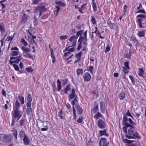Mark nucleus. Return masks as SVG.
I'll list each match as a JSON object with an SVG mask.
<instances>
[{
    "label": "nucleus",
    "mask_w": 146,
    "mask_h": 146,
    "mask_svg": "<svg viewBox=\"0 0 146 146\" xmlns=\"http://www.w3.org/2000/svg\"><path fill=\"white\" fill-rule=\"evenodd\" d=\"M130 126H127L125 125L122 128L123 131L127 134L125 135L126 138L128 139H141V136L139 135V133L136 131L134 132L133 130L134 125H136V124L133 121L131 118H129L128 119Z\"/></svg>",
    "instance_id": "obj_1"
},
{
    "label": "nucleus",
    "mask_w": 146,
    "mask_h": 146,
    "mask_svg": "<svg viewBox=\"0 0 146 146\" xmlns=\"http://www.w3.org/2000/svg\"><path fill=\"white\" fill-rule=\"evenodd\" d=\"M46 10L44 4L43 3H41L35 7L33 12L34 13L39 12V16L40 17L42 15V12L46 11Z\"/></svg>",
    "instance_id": "obj_2"
},
{
    "label": "nucleus",
    "mask_w": 146,
    "mask_h": 146,
    "mask_svg": "<svg viewBox=\"0 0 146 146\" xmlns=\"http://www.w3.org/2000/svg\"><path fill=\"white\" fill-rule=\"evenodd\" d=\"M12 139V137L9 135L0 134V141L5 142H10Z\"/></svg>",
    "instance_id": "obj_3"
},
{
    "label": "nucleus",
    "mask_w": 146,
    "mask_h": 146,
    "mask_svg": "<svg viewBox=\"0 0 146 146\" xmlns=\"http://www.w3.org/2000/svg\"><path fill=\"white\" fill-rule=\"evenodd\" d=\"M137 24L140 28H144L145 26H143L146 23V20H143L141 19H138L136 20Z\"/></svg>",
    "instance_id": "obj_4"
},
{
    "label": "nucleus",
    "mask_w": 146,
    "mask_h": 146,
    "mask_svg": "<svg viewBox=\"0 0 146 146\" xmlns=\"http://www.w3.org/2000/svg\"><path fill=\"white\" fill-rule=\"evenodd\" d=\"M71 93L68 95V100L69 102L75 98H77V96L75 94V90L74 88L72 89Z\"/></svg>",
    "instance_id": "obj_5"
},
{
    "label": "nucleus",
    "mask_w": 146,
    "mask_h": 146,
    "mask_svg": "<svg viewBox=\"0 0 146 146\" xmlns=\"http://www.w3.org/2000/svg\"><path fill=\"white\" fill-rule=\"evenodd\" d=\"M12 117L14 118V119H16L17 117L20 116H22L21 114L20 111L19 110H13L12 112Z\"/></svg>",
    "instance_id": "obj_6"
},
{
    "label": "nucleus",
    "mask_w": 146,
    "mask_h": 146,
    "mask_svg": "<svg viewBox=\"0 0 146 146\" xmlns=\"http://www.w3.org/2000/svg\"><path fill=\"white\" fill-rule=\"evenodd\" d=\"M98 125L99 127L101 129L105 128L106 125L104 121L101 119H100L98 121Z\"/></svg>",
    "instance_id": "obj_7"
},
{
    "label": "nucleus",
    "mask_w": 146,
    "mask_h": 146,
    "mask_svg": "<svg viewBox=\"0 0 146 146\" xmlns=\"http://www.w3.org/2000/svg\"><path fill=\"white\" fill-rule=\"evenodd\" d=\"M77 38L76 35H74L72 36L69 39L71 42H72V45L71 46H76Z\"/></svg>",
    "instance_id": "obj_8"
},
{
    "label": "nucleus",
    "mask_w": 146,
    "mask_h": 146,
    "mask_svg": "<svg viewBox=\"0 0 146 146\" xmlns=\"http://www.w3.org/2000/svg\"><path fill=\"white\" fill-rule=\"evenodd\" d=\"M108 143L107 142L106 138H102L100 142V146H107Z\"/></svg>",
    "instance_id": "obj_9"
},
{
    "label": "nucleus",
    "mask_w": 146,
    "mask_h": 146,
    "mask_svg": "<svg viewBox=\"0 0 146 146\" xmlns=\"http://www.w3.org/2000/svg\"><path fill=\"white\" fill-rule=\"evenodd\" d=\"M84 81L86 82H89L91 80V76L90 74L88 72H86L83 75Z\"/></svg>",
    "instance_id": "obj_10"
},
{
    "label": "nucleus",
    "mask_w": 146,
    "mask_h": 146,
    "mask_svg": "<svg viewBox=\"0 0 146 146\" xmlns=\"http://www.w3.org/2000/svg\"><path fill=\"white\" fill-rule=\"evenodd\" d=\"M128 121L127 116L125 114H123V125H126L127 126H130V124H128V123L127 122Z\"/></svg>",
    "instance_id": "obj_11"
},
{
    "label": "nucleus",
    "mask_w": 146,
    "mask_h": 146,
    "mask_svg": "<svg viewBox=\"0 0 146 146\" xmlns=\"http://www.w3.org/2000/svg\"><path fill=\"white\" fill-rule=\"evenodd\" d=\"M20 104L17 100L15 103L13 104V110H19Z\"/></svg>",
    "instance_id": "obj_12"
},
{
    "label": "nucleus",
    "mask_w": 146,
    "mask_h": 146,
    "mask_svg": "<svg viewBox=\"0 0 146 146\" xmlns=\"http://www.w3.org/2000/svg\"><path fill=\"white\" fill-rule=\"evenodd\" d=\"M100 107L101 112L102 113H104L105 111V104L104 102L102 101L100 103Z\"/></svg>",
    "instance_id": "obj_13"
},
{
    "label": "nucleus",
    "mask_w": 146,
    "mask_h": 146,
    "mask_svg": "<svg viewBox=\"0 0 146 146\" xmlns=\"http://www.w3.org/2000/svg\"><path fill=\"white\" fill-rule=\"evenodd\" d=\"M12 132L13 135L15 137V142L17 143H18V141L17 140L18 133L17 131L14 128V129L12 130Z\"/></svg>",
    "instance_id": "obj_14"
},
{
    "label": "nucleus",
    "mask_w": 146,
    "mask_h": 146,
    "mask_svg": "<svg viewBox=\"0 0 146 146\" xmlns=\"http://www.w3.org/2000/svg\"><path fill=\"white\" fill-rule=\"evenodd\" d=\"M146 31V30H144L141 31H139L137 34V36L140 38L145 37Z\"/></svg>",
    "instance_id": "obj_15"
},
{
    "label": "nucleus",
    "mask_w": 146,
    "mask_h": 146,
    "mask_svg": "<svg viewBox=\"0 0 146 146\" xmlns=\"http://www.w3.org/2000/svg\"><path fill=\"white\" fill-rule=\"evenodd\" d=\"M23 141L24 144L25 145H27L29 144L30 142V140L29 138L27 136V135H25L24 137Z\"/></svg>",
    "instance_id": "obj_16"
},
{
    "label": "nucleus",
    "mask_w": 146,
    "mask_h": 146,
    "mask_svg": "<svg viewBox=\"0 0 146 146\" xmlns=\"http://www.w3.org/2000/svg\"><path fill=\"white\" fill-rule=\"evenodd\" d=\"M72 89L71 87V86L70 85H68L66 86L64 89L63 90V92L64 93L66 94H68V92L71 91Z\"/></svg>",
    "instance_id": "obj_17"
},
{
    "label": "nucleus",
    "mask_w": 146,
    "mask_h": 146,
    "mask_svg": "<svg viewBox=\"0 0 146 146\" xmlns=\"http://www.w3.org/2000/svg\"><path fill=\"white\" fill-rule=\"evenodd\" d=\"M98 104H96L94 105L93 109L91 110V112L92 114V115L93 113H95L98 110Z\"/></svg>",
    "instance_id": "obj_18"
},
{
    "label": "nucleus",
    "mask_w": 146,
    "mask_h": 146,
    "mask_svg": "<svg viewBox=\"0 0 146 146\" xmlns=\"http://www.w3.org/2000/svg\"><path fill=\"white\" fill-rule=\"evenodd\" d=\"M0 31L1 34L3 33L5 31V25L3 23L0 22Z\"/></svg>",
    "instance_id": "obj_19"
},
{
    "label": "nucleus",
    "mask_w": 146,
    "mask_h": 146,
    "mask_svg": "<svg viewBox=\"0 0 146 146\" xmlns=\"http://www.w3.org/2000/svg\"><path fill=\"white\" fill-rule=\"evenodd\" d=\"M75 107L78 114L80 115L83 113V110L81 106L78 105H76Z\"/></svg>",
    "instance_id": "obj_20"
},
{
    "label": "nucleus",
    "mask_w": 146,
    "mask_h": 146,
    "mask_svg": "<svg viewBox=\"0 0 146 146\" xmlns=\"http://www.w3.org/2000/svg\"><path fill=\"white\" fill-rule=\"evenodd\" d=\"M132 55V52L131 51H129V53L127 52L125 53L124 56L125 58H127L128 59H130L131 58V56Z\"/></svg>",
    "instance_id": "obj_21"
},
{
    "label": "nucleus",
    "mask_w": 146,
    "mask_h": 146,
    "mask_svg": "<svg viewBox=\"0 0 146 146\" xmlns=\"http://www.w3.org/2000/svg\"><path fill=\"white\" fill-rule=\"evenodd\" d=\"M23 54L24 57L25 58H29L33 59V56L26 52H23Z\"/></svg>",
    "instance_id": "obj_22"
},
{
    "label": "nucleus",
    "mask_w": 146,
    "mask_h": 146,
    "mask_svg": "<svg viewBox=\"0 0 146 146\" xmlns=\"http://www.w3.org/2000/svg\"><path fill=\"white\" fill-rule=\"evenodd\" d=\"M28 16L25 13L23 14L22 18V22L23 23H25L27 21Z\"/></svg>",
    "instance_id": "obj_23"
},
{
    "label": "nucleus",
    "mask_w": 146,
    "mask_h": 146,
    "mask_svg": "<svg viewBox=\"0 0 146 146\" xmlns=\"http://www.w3.org/2000/svg\"><path fill=\"white\" fill-rule=\"evenodd\" d=\"M25 135H26L25 134L24 131L23 130H21L19 132V137L21 139H22L23 137H24Z\"/></svg>",
    "instance_id": "obj_24"
},
{
    "label": "nucleus",
    "mask_w": 146,
    "mask_h": 146,
    "mask_svg": "<svg viewBox=\"0 0 146 146\" xmlns=\"http://www.w3.org/2000/svg\"><path fill=\"white\" fill-rule=\"evenodd\" d=\"M144 74V71L142 68H139L138 75L139 76H142Z\"/></svg>",
    "instance_id": "obj_25"
},
{
    "label": "nucleus",
    "mask_w": 146,
    "mask_h": 146,
    "mask_svg": "<svg viewBox=\"0 0 146 146\" xmlns=\"http://www.w3.org/2000/svg\"><path fill=\"white\" fill-rule=\"evenodd\" d=\"M109 27L112 29H118L117 24L114 23H112Z\"/></svg>",
    "instance_id": "obj_26"
},
{
    "label": "nucleus",
    "mask_w": 146,
    "mask_h": 146,
    "mask_svg": "<svg viewBox=\"0 0 146 146\" xmlns=\"http://www.w3.org/2000/svg\"><path fill=\"white\" fill-rule=\"evenodd\" d=\"M33 109L31 107L27 108L26 110V113L27 115H29L32 113Z\"/></svg>",
    "instance_id": "obj_27"
},
{
    "label": "nucleus",
    "mask_w": 146,
    "mask_h": 146,
    "mask_svg": "<svg viewBox=\"0 0 146 146\" xmlns=\"http://www.w3.org/2000/svg\"><path fill=\"white\" fill-rule=\"evenodd\" d=\"M16 58L14 60L15 63L18 64L19 62L22 60V57L21 56L16 57Z\"/></svg>",
    "instance_id": "obj_28"
},
{
    "label": "nucleus",
    "mask_w": 146,
    "mask_h": 146,
    "mask_svg": "<svg viewBox=\"0 0 146 146\" xmlns=\"http://www.w3.org/2000/svg\"><path fill=\"white\" fill-rule=\"evenodd\" d=\"M18 98L21 102V104H23L25 103L24 98L22 96H19Z\"/></svg>",
    "instance_id": "obj_29"
},
{
    "label": "nucleus",
    "mask_w": 146,
    "mask_h": 146,
    "mask_svg": "<svg viewBox=\"0 0 146 146\" xmlns=\"http://www.w3.org/2000/svg\"><path fill=\"white\" fill-rule=\"evenodd\" d=\"M125 97V94L123 92L121 93L119 95V98L121 100L124 99Z\"/></svg>",
    "instance_id": "obj_30"
},
{
    "label": "nucleus",
    "mask_w": 146,
    "mask_h": 146,
    "mask_svg": "<svg viewBox=\"0 0 146 146\" xmlns=\"http://www.w3.org/2000/svg\"><path fill=\"white\" fill-rule=\"evenodd\" d=\"M56 3L57 4L60 6L62 7H64L66 5L65 4L62 2V1H58L56 2Z\"/></svg>",
    "instance_id": "obj_31"
},
{
    "label": "nucleus",
    "mask_w": 146,
    "mask_h": 146,
    "mask_svg": "<svg viewBox=\"0 0 146 146\" xmlns=\"http://www.w3.org/2000/svg\"><path fill=\"white\" fill-rule=\"evenodd\" d=\"M76 72L78 76L80 74L82 75L83 73V70L82 69H78L77 70Z\"/></svg>",
    "instance_id": "obj_32"
},
{
    "label": "nucleus",
    "mask_w": 146,
    "mask_h": 146,
    "mask_svg": "<svg viewBox=\"0 0 146 146\" xmlns=\"http://www.w3.org/2000/svg\"><path fill=\"white\" fill-rule=\"evenodd\" d=\"M99 132L100 136H102L103 135H104L107 132V129H105L103 130H100L99 131Z\"/></svg>",
    "instance_id": "obj_33"
},
{
    "label": "nucleus",
    "mask_w": 146,
    "mask_h": 146,
    "mask_svg": "<svg viewBox=\"0 0 146 146\" xmlns=\"http://www.w3.org/2000/svg\"><path fill=\"white\" fill-rule=\"evenodd\" d=\"M136 18H140V19L146 18V15L145 14H140L136 17Z\"/></svg>",
    "instance_id": "obj_34"
},
{
    "label": "nucleus",
    "mask_w": 146,
    "mask_h": 146,
    "mask_svg": "<svg viewBox=\"0 0 146 146\" xmlns=\"http://www.w3.org/2000/svg\"><path fill=\"white\" fill-rule=\"evenodd\" d=\"M82 52H80L78 53L77 54L75 55V57L78 58V59L80 60L82 57Z\"/></svg>",
    "instance_id": "obj_35"
},
{
    "label": "nucleus",
    "mask_w": 146,
    "mask_h": 146,
    "mask_svg": "<svg viewBox=\"0 0 146 146\" xmlns=\"http://www.w3.org/2000/svg\"><path fill=\"white\" fill-rule=\"evenodd\" d=\"M63 113L62 111L61 110L58 112V116L60 117V118L61 119H64L65 118L64 117L62 116Z\"/></svg>",
    "instance_id": "obj_36"
},
{
    "label": "nucleus",
    "mask_w": 146,
    "mask_h": 146,
    "mask_svg": "<svg viewBox=\"0 0 146 146\" xmlns=\"http://www.w3.org/2000/svg\"><path fill=\"white\" fill-rule=\"evenodd\" d=\"M21 49L25 51V52H29L31 51V50L29 49L28 48L25 47L24 46L22 47Z\"/></svg>",
    "instance_id": "obj_37"
},
{
    "label": "nucleus",
    "mask_w": 146,
    "mask_h": 146,
    "mask_svg": "<svg viewBox=\"0 0 146 146\" xmlns=\"http://www.w3.org/2000/svg\"><path fill=\"white\" fill-rule=\"evenodd\" d=\"M131 40L133 41L134 42L137 44L138 41L136 39L135 36L132 35L131 37Z\"/></svg>",
    "instance_id": "obj_38"
},
{
    "label": "nucleus",
    "mask_w": 146,
    "mask_h": 146,
    "mask_svg": "<svg viewBox=\"0 0 146 146\" xmlns=\"http://www.w3.org/2000/svg\"><path fill=\"white\" fill-rule=\"evenodd\" d=\"M102 115L99 112H98L94 116V118L96 119H98L99 117H101Z\"/></svg>",
    "instance_id": "obj_39"
},
{
    "label": "nucleus",
    "mask_w": 146,
    "mask_h": 146,
    "mask_svg": "<svg viewBox=\"0 0 146 146\" xmlns=\"http://www.w3.org/2000/svg\"><path fill=\"white\" fill-rule=\"evenodd\" d=\"M91 21L93 24L95 25L97 21H96L95 18L94 16H91Z\"/></svg>",
    "instance_id": "obj_40"
},
{
    "label": "nucleus",
    "mask_w": 146,
    "mask_h": 146,
    "mask_svg": "<svg viewBox=\"0 0 146 146\" xmlns=\"http://www.w3.org/2000/svg\"><path fill=\"white\" fill-rule=\"evenodd\" d=\"M25 122V120L24 119H22L19 121L20 125L21 126H23L24 125V123Z\"/></svg>",
    "instance_id": "obj_41"
},
{
    "label": "nucleus",
    "mask_w": 146,
    "mask_h": 146,
    "mask_svg": "<svg viewBox=\"0 0 146 146\" xmlns=\"http://www.w3.org/2000/svg\"><path fill=\"white\" fill-rule=\"evenodd\" d=\"M74 99L73 100H72V102H71V104L72 105L74 106V105H75V104L77 103L78 102V100H77V98H74Z\"/></svg>",
    "instance_id": "obj_42"
},
{
    "label": "nucleus",
    "mask_w": 146,
    "mask_h": 146,
    "mask_svg": "<svg viewBox=\"0 0 146 146\" xmlns=\"http://www.w3.org/2000/svg\"><path fill=\"white\" fill-rule=\"evenodd\" d=\"M21 42L25 46L28 45V43L23 38H22L21 40Z\"/></svg>",
    "instance_id": "obj_43"
},
{
    "label": "nucleus",
    "mask_w": 146,
    "mask_h": 146,
    "mask_svg": "<svg viewBox=\"0 0 146 146\" xmlns=\"http://www.w3.org/2000/svg\"><path fill=\"white\" fill-rule=\"evenodd\" d=\"M85 39V37L82 36H80L78 40V42H81V43H82V41H83Z\"/></svg>",
    "instance_id": "obj_44"
},
{
    "label": "nucleus",
    "mask_w": 146,
    "mask_h": 146,
    "mask_svg": "<svg viewBox=\"0 0 146 146\" xmlns=\"http://www.w3.org/2000/svg\"><path fill=\"white\" fill-rule=\"evenodd\" d=\"M19 51H13L12 52V56H17L19 55Z\"/></svg>",
    "instance_id": "obj_45"
},
{
    "label": "nucleus",
    "mask_w": 146,
    "mask_h": 146,
    "mask_svg": "<svg viewBox=\"0 0 146 146\" xmlns=\"http://www.w3.org/2000/svg\"><path fill=\"white\" fill-rule=\"evenodd\" d=\"M129 78L131 80V82L133 85H135V81L133 78V77L131 75L129 76Z\"/></svg>",
    "instance_id": "obj_46"
},
{
    "label": "nucleus",
    "mask_w": 146,
    "mask_h": 146,
    "mask_svg": "<svg viewBox=\"0 0 146 146\" xmlns=\"http://www.w3.org/2000/svg\"><path fill=\"white\" fill-rule=\"evenodd\" d=\"M83 31L81 30L78 31L76 35V36L77 37V38L79 37L80 35H81L82 34Z\"/></svg>",
    "instance_id": "obj_47"
},
{
    "label": "nucleus",
    "mask_w": 146,
    "mask_h": 146,
    "mask_svg": "<svg viewBox=\"0 0 146 146\" xmlns=\"http://www.w3.org/2000/svg\"><path fill=\"white\" fill-rule=\"evenodd\" d=\"M136 13H142L144 14H146V13L144 9H139L137 12L135 11Z\"/></svg>",
    "instance_id": "obj_48"
},
{
    "label": "nucleus",
    "mask_w": 146,
    "mask_h": 146,
    "mask_svg": "<svg viewBox=\"0 0 146 146\" xmlns=\"http://www.w3.org/2000/svg\"><path fill=\"white\" fill-rule=\"evenodd\" d=\"M62 84L63 86H65L68 82V79L65 78L62 80Z\"/></svg>",
    "instance_id": "obj_49"
},
{
    "label": "nucleus",
    "mask_w": 146,
    "mask_h": 146,
    "mask_svg": "<svg viewBox=\"0 0 146 146\" xmlns=\"http://www.w3.org/2000/svg\"><path fill=\"white\" fill-rule=\"evenodd\" d=\"M92 7L93 9V11L94 12H96L97 11V7L96 3H94L93 4H92Z\"/></svg>",
    "instance_id": "obj_50"
},
{
    "label": "nucleus",
    "mask_w": 146,
    "mask_h": 146,
    "mask_svg": "<svg viewBox=\"0 0 146 146\" xmlns=\"http://www.w3.org/2000/svg\"><path fill=\"white\" fill-rule=\"evenodd\" d=\"M32 96L30 94H28L27 96V100L28 101L32 102Z\"/></svg>",
    "instance_id": "obj_51"
},
{
    "label": "nucleus",
    "mask_w": 146,
    "mask_h": 146,
    "mask_svg": "<svg viewBox=\"0 0 146 146\" xmlns=\"http://www.w3.org/2000/svg\"><path fill=\"white\" fill-rule=\"evenodd\" d=\"M68 37V36L67 35H65L64 36H60V39L61 40H65Z\"/></svg>",
    "instance_id": "obj_52"
},
{
    "label": "nucleus",
    "mask_w": 146,
    "mask_h": 146,
    "mask_svg": "<svg viewBox=\"0 0 146 146\" xmlns=\"http://www.w3.org/2000/svg\"><path fill=\"white\" fill-rule=\"evenodd\" d=\"M43 125L45 127V128H42L41 129V130L42 131H47L48 130V128L47 125H46L45 126L44 125V124H43Z\"/></svg>",
    "instance_id": "obj_53"
},
{
    "label": "nucleus",
    "mask_w": 146,
    "mask_h": 146,
    "mask_svg": "<svg viewBox=\"0 0 146 146\" xmlns=\"http://www.w3.org/2000/svg\"><path fill=\"white\" fill-rule=\"evenodd\" d=\"M110 50V48L109 45H108L106 48L105 52L106 53H107L109 52Z\"/></svg>",
    "instance_id": "obj_54"
},
{
    "label": "nucleus",
    "mask_w": 146,
    "mask_h": 146,
    "mask_svg": "<svg viewBox=\"0 0 146 146\" xmlns=\"http://www.w3.org/2000/svg\"><path fill=\"white\" fill-rule=\"evenodd\" d=\"M13 66L14 67L15 70L17 71H18L19 69V68L18 65L15 64H14L13 65Z\"/></svg>",
    "instance_id": "obj_55"
},
{
    "label": "nucleus",
    "mask_w": 146,
    "mask_h": 146,
    "mask_svg": "<svg viewBox=\"0 0 146 146\" xmlns=\"http://www.w3.org/2000/svg\"><path fill=\"white\" fill-rule=\"evenodd\" d=\"M123 69L124 72L125 74H126L129 72V71L127 70L128 69L127 68L125 67H123Z\"/></svg>",
    "instance_id": "obj_56"
},
{
    "label": "nucleus",
    "mask_w": 146,
    "mask_h": 146,
    "mask_svg": "<svg viewBox=\"0 0 146 146\" xmlns=\"http://www.w3.org/2000/svg\"><path fill=\"white\" fill-rule=\"evenodd\" d=\"M124 65L125 67L127 68L128 69H129L130 68L129 67V62H125L124 63Z\"/></svg>",
    "instance_id": "obj_57"
},
{
    "label": "nucleus",
    "mask_w": 146,
    "mask_h": 146,
    "mask_svg": "<svg viewBox=\"0 0 146 146\" xmlns=\"http://www.w3.org/2000/svg\"><path fill=\"white\" fill-rule=\"evenodd\" d=\"M32 102L27 101L26 104L27 108L31 107L32 105Z\"/></svg>",
    "instance_id": "obj_58"
},
{
    "label": "nucleus",
    "mask_w": 146,
    "mask_h": 146,
    "mask_svg": "<svg viewBox=\"0 0 146 146\" xmlns=\"http://www.w3.org/2000/svg\"><path fill=\"white\" fill-rule=\"evenodd\" d=\"M52 87L54 91V92H56V86L55 82H54L52 84Z\"/></svg>",
    "instance_id": "obj_59"
},
{
    "label": "nucleus",
    "mask_w": 146,
    "mask_h": 146,
    "mask_svg": "<svg viewBox=\"0 0 146 146\" xmlns=\"http://www.w3.org/2000/svg\"><path fill=\"white\" fill-rule=\"evenodd\" d=\"M83 121V117H79V118L77 120V122L81 123Z\"/></svg>",
    "instance_id": "obj_60"
},
{
    "label": "nucleus",
    "mask_w": 146,
    "mask_h": 146,
    "mask_svg": "<svg viewBox=\"0 0 146 146\" xmlns=\"http://www.w3.org/2000/svg\"><path fill=\"white\" fill-rule=\"evenodd\" d=\"M26 70L28 72H32L33 71V70L32 69L31 67L26 68Z\"/></svg>",
    "instance_id": "obj_61"
},
{
    "label": "nucleus",
    "mask_w": 146,
    "mask_h": 146,
    "mask_svg": "<svg viewBox=\"0 0 146 146\" xmlns=\"http://www.w3.org/2000/svg\"><path fill=\"white\" fill-rule=\"evenodd\" d=\"M82 46V43H81V42H80L78 44L77 48V50H78V51H79L80 50Z\"/></svg>",
    "instance_id": "obj_62"
},
{
    "label": "nucleus",
    "mask_w": 146,
    "mask_h": 146,
    "mask_svg": "<svg viewBox=\"0 0 146 146\" xmlns=\"http://www.w3.org/2000/svg\"><path fill=\"white\" fill-rule=\"evenodd\" d=\"M40 0H33V4L37 5Z\"/></svg>",
    "instance_id": "obj_63"
},
{
    "label": "nucleus",
    "mask_w": 146,
    "mask_h": 146,
    "mask_svg": "<svg viewBox=\"0 0 146 146\" xmlns=\"http://www.w3.org/2000/svg\"><path fill=\"white\" fill-rule=\"evenodd\" d=\"M13 37H11V36H8L6 38V40L8 41H9L10 40H13Z\"/></svg>",
    "instance_id": "obj_64"
}]
</instances>
